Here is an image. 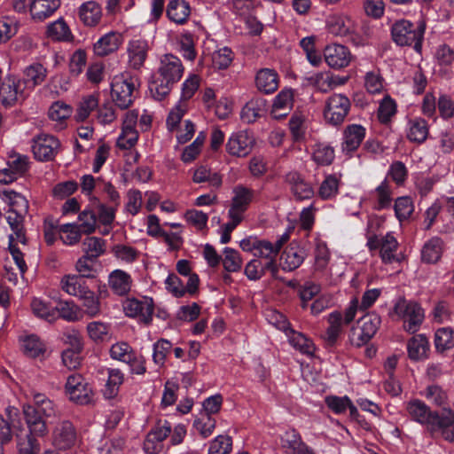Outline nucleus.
<instances>
[{
  "instance_id": "nucleus-1",
  "label": "nucleus",
  "mask_w": 454,
  "mask_h": 454,
  "mask_svg": "<svg viewBox=\"0 0 454 454\" xmlns=\"http://www.w3.org/2000/svg\"><path fill=\"white\" fill-rule=\"evenodd\" d=\"M410 418L426 426L432 435L440 434L448 442H454V411L443 409L441 412L433 411L422 401L414 399L406 403Z\"/></svg>"
},
{
  "instance_id": "nucleus-2",
  "label": "nucleus",
  "mask_w": 454,
  "mask_h": 454,
  "mask_svg": "<svg viewBox=\"0 0 454 454\" xmlns=\"http://www.w3.org/2000/svg\"><path fill=\"white\" fill-rule=\"evenodd\" d=\"M184 71V66L178 57L171 53L162 55L159 60L154 80L150 85L153 97L157 100L163 99L169 94L173 86L180 81Z\"/></svg>"
},
{
  "instance_id": "nucleus-3",
  "label": "nucleus",
  "mask_w": 454,
  "mask_h": 454,
  "mask_svg": "<svg viewBox=\"0 0 454 454\" xmlns=\"http://www.w3.org/2000/svg\"><path fill=\"white\" fill-rule=\"evenodd\" d=\"M426 30V23L421 20L415 27L407 20L395 21L391 28V35L394 42L400 46H411L417 52L422 49V42Z\"/></svg>"
},
{
  "instance_id": "nucleus-4",
  "label": "nucleus",
  "mask_w": 454,
  "mask_h": 454,
  "mask_svg": "<svg viewBox=\"0 0 454 454\" xmlns=\"http://www.w3.org/2000/svg\"><path fill=\"white\" fill-rule=\"evenodd\" d=\"M137 78L128 73L115 75L111 82V98L117 107L128 109L134 101Z\"/></svg>"
},
{
  "instance_id": "nucleus-5",
  "label": "nucleus",
  "mask_w": 454,
  "mask_h": 454,
  "mask_svg": "<svg viewBox=\"0 0 454 454\" xmlns=\"http://www.w3.org/2000/svg\"><path fill=\"white\" fill-rule=\"evenodd\" d=\"M64 389L69 401L74 403L88 405L93 402L94 391L87 380L80 373L69 374Z\"/></svg>"
},
{
  "instance_id": "nucleus-6",
  "label": "nucleus",
  "mask_w": 454,
  "mask_h": 454,
  "mask_svg": "<svg viewBox=\"0 0 454 454\" xmlns=\"http://www.w3.org/2000/svg\"><path fill=\"white\" fill-rule=\"evenodd\" d=\"M110 356L127 364L133 374L144 375L146 372L145 358L138 355L127 342H117L110 348Z\"/></svg>"
},
{
  "instance_id": "nucleus-7",
  "label": "nucleus",
  "mask_w": 454,
  "mask_h": 454,
  "mask_svg": "<svg viewBox=\"0 0 454 454\" xmlns=\"http://www.w3.org/2000/svg\"><path fill=\"white\" fill-rule=\"evenodd\" d=\"M351 107L349 98L344 94H333L325 99L324 119L332 126L342 124Z\"/></svg>"
},
{
  "instance_id": "nucleus-8",
  "label": "nucleus",
  "mask_w": 454,
  "mask_h": 454,
  "mask_svg": "<svg viewBox=\"0 0 454 454\" xmlns=\"http://www.w3.org/2000/svg\"><path fill=\"white\" fill-rule=\"evenodd\" d=\"M394 314L403 320V328L411 333L419 330L424 319L422 308L417 302L406 300H400L395 303Z\"/></svg>"
},
{
  "instance_id": "nucleus-9",
  "label": "nucleus",
  "mask_w": 454,
  "mask_h": 454,
  "mask_svg": "<svg viewBox=\"0 0 454 454\" xmlns=\"http://www.w3.org/2000/svg\"><path fill=\"white\" fill-rule=\"evenodd\" d=\"M27 96L26 82L14 76H7L0 86V102L5 107L23 102Z\"/></svg>"
},
{
  "instance_id": "nucleus-10",
  "label": "nucleus",
  "mask_w": 454,
  "mask_h": 454,
  "mask_svg": "<svg viewBox=\"0 0 454 454\" xmlns=\"http://www.w3.org/2000/svg\"><path fill=\"white\" fill-rule=\"evenodd\" d=\"M366 245L370 251L380 249V256L382 262L388 264L400 262V258L396 254L399 244L392 233L388 232L380 239L377 236H371L368 238Z\"/></svg>"
},
{
  "instance_id": "nucleus-11",
  "label": "nucleus",
  "mask_w": 454,
  "mask_h": 454,
  "mask_svg": "<svg viewBox=\"0 0 454 454\" xmlns=\"http://www.w3.org/2000/svg\"><path fill=\"white\" fill-rule=\"evenodd\" d=\"M381 323L380 317L375 313L367 314L361 318L358 330H352L349 340L352 345L361 347L366 344L377 333Z\"/></svg>"
},
{
  "instance_id": "nucleus-12",
  "label": "nucleus",
  "mask_w": 454,
  "mask_h": 454,
  "mask_svg": "<svg viewBox=\"0 0 454 454\" xmlns=\"http://www.w3.org/2000/svg\"><path fill=\"white\" fill-rule=\"evenodd\" d=\"M59 148L60 142L52 135L42 133L33 138L32 151L40 161L53 160Z\"/></svg>"
},
{
  "instance_id": "nucleus-13",
  "label": "nucleus",
  "mask_w": 454,
  "mask_h": 454,
  "mask_svg": "<svg viewBox=\"0 0 454 454\" xmlns=\"http://www.w3.org/2000/svg\"><path fill=\"white\" fill-rule=\"evenodd\" d=\"M255 140L248 130L233 132L228 138L226 152L234 157H247L253 150Z\"/></svg>"
},
{
  "instance_id": "nucleus-14",
  "label": "nucleus",
  "mask_w": 454,
  "mask_h": 454,
  "mask_svg": "<svg viewBox=\"0 0 454 454\" xmlns=\"http://www.w3.org/2000/svg\"><path fill=\"white\" fill-rule=\"evenodd\" d=\"M76 436L73 423L68 419H62L52 429V444L59 450H67L75 443Z\"/></svg>"
},
{
  "instance_id": "nucleus-15",
  "label": "nucleus",
  "mask_w": 454,
  "mask_h": 454,
  "mask_svg": "<svg viewBox=\"0 0 454 454\" xmlns=\"http://www.w3.org/2000/svg\"><path fill=\"white\" fill-rule=\"evenodd\" d=\"M123 310L126 316L139 317L144 323L149 324L153 314V300L147 298L141 301L137 299L127 300L123 304Z\"/></svg>"
},
{
  "instance_id": "nucleus-16",
  "label": "nucleus",
  "mask_w": 454,
  "mask_h": 454,
  "mask_svg": "<svg viewBox=\"0 0 454 454\" xmlns=\"http://www.w3.org/2000/svg\"><path fill=\"white\" fill-rule=\"evenodd\" d=\"M25 421L28 428V434L37 437H44L48 434V427L44 417L42 413L37 412L32 406L24 404L22 407Z\"/></svg>"
},
{
  "instance_id": "nucleus-17",
  "label": "nucleus",
  "mask_w": 454,
  "mask_h": 454,
  "mask_svg": "<svg viewBox=\"0 0 454 454\" xmlns=\"http://www.w3.org/2000/svg\"><path fill=\"white\" fill-rule=\"evenodd\" d=\"M232 192L233 197L228 211L244 218V214L254 197V191L239 184L233 188Z\"/></svg>"
},
{
  "instance_id": "nucleus-18",
  "label": "nucleus",
  "mask_w": 454,
  "mask_h": 454,
  "mask_svg": "<svg viewBox=\"0 0 454 454\" xmlns=\"http://www.w3.org/2000/svg\"><path fill=\"white\" fill-rule=\"evenodd\" d=\"M149 45L146 40L132 39L127 46L129 67L135 70H139L145 64Z\"/></svg>"
},
{
  "instance_id": "nucleus-19",
  "label": "nucleus",
  "mask_w": 454,
  "mask_h": 454,
  "mask_svg": "<svg viewBox=\"0 0 454 454\" xmlns=\"http://www.w3.org/2000/svg\"><path fill=\"white\" fill-rule=\"evenodd\" d=\"M325 60L329 67L340 69L348 67L351 61L348 49L341 44H331L324 51Z\"/></svg>"
},
{
  "instance_id": "nucleus-20",
  "label": "nucleus",
  "mask_w": 454,
  "mask_h": 454,
  "mask_svg": "<svg viewBox=\"0 0 454 454\" xmlns=\"http://www.w3.org/2000/svg\"><path fill=\"white\" fill-rule=\"evenodd\" d=\"M280 441L287 454H317L311 447L303 442L300 433L295 429L286 431Z\"/></svg>"
},
{
  "instance_id": "nucleus-21",
  "label": "nucleus",
  "mask_w": 454,
  "mask_h": 454,
  "mask_svg": "<svg viewBox=\"0 0 454 454\" xmlns=\"http://www.w3.org/2000/svg\"><path fill=\"white\" fill-rule=\"evenodd\" d=\"M122 43L123 36L121 33L110 31L94 43L93 51L97 56L105 57L116 51Z\"/></svg>"
},
{
  "instance_id": "nucleus-22",
  "label": "nucleus",
  "mask_w": 454,
  "mask_h": 454,
  "mask_svg": "<svg viewBox=\"0 0 454 454\" xmlns=\"http://www.w3.org/2000/svg\"><path fill=\"white\" fill-rule=\"evenodd\" d=\"M286 181L290 185L291 192L297 200H309L314 196L312 185L305 181L297 172H289Z\"/></svg>"
},
{
  "instance_id": "nucleus-23",
  "label": "nucleus",
  "mask_w": 454,
  "mask_h": 454,
  "mask_svg": "<svg viewBox=\"0 0 454 454\" xmlns=\"http://www.w3.org/2000/svg\"><path fill=\"white\" fill-rule=\"evenodd\" d=\"M304 258V250L295 244H290L282 252L279 265L285 271H293L301 266Z\"/></svg>"
},
{
  "instance_id": "nucleus-24",
  "label": "nucleus",
  "mask_w": 454,
  "mask_h": 454,
  "mask_svg": "<svg viewBox=\"0 0 454 454\" xmlns=\"http://www.w3.org/2000/svg\"><path fill=\"white\" fill-rule=\"evenodd\" d=\"M61 290L70 296L79 299L90 289L84 278L77 274H66L59 282Z\"/></svg>"
},
{
  "instance_id": "nucleus-25",
  "label": "nucleus",
  "mask_w": 454,
  "mask_h": 454,
  "mask_svg": "<svg viewBox=\"0 0 454 454\" xmlns=\"http://www.w3.org/2000/svg\"><path fill=\"white\" fill-rule=\"evenodd\" d=\"M60 0H33L30 14L34 21L41 22L51 17L59 7Z\"/></svg>"
},
{
  "instance_id": "nucleus-26",
  "label": "nucleus",
  "mask_w": 454,
  "mask_h": 454,
  "mask_svg": "<svg viewBox=\"0 0 454 454\" xmlns=\"http://www.w3.org/2000/svg\"><path fill=\"white\" fill-rule=\"evenodd\" d=\"M365 137V129L359 124H351L346 127L343 132L341 148L343 152L356 151Z\"/></svg>"
},
{
  "instance_id": "nucleus-27",
  "label": "nucleus",
  "mask_w": 454,
  "mask_h": 454,
  "mask_svg": "<svg viewBox=\"0 0 454 454\" xmlns=\"http://www.w3.org/2000/svg\"><path fill=\"white\" fill-rule=\"evenodd\" d=\"M294 104V92L291 89L282 90L274 98L272 107H271V115L274 119H282L286 117L291 109L293 108Z\"/></svg>"
},
{
  "instance_id": "nucleus-28",
  "label": "nucleus",
  "mask_w": 454,
  "mask_h": 454,
  "mask_svg": "<svg viewBox=\"0 0 454 454\" xmlns=\"http://www.w3.org/2000/svg\"><path fill=\"white\" fill-rule=\"evenodd\" d=\"M267 271H270L272 276H276L278 271L277 263L254 258L245 268V274L250 280L260 279Z\"/></svg>"
},
{
  "instance_id": "nucleus-29",
  "label": "nucleus",
  "mask_w": 454,
  "mask_h": 454,
  "mask_svg": "<svg viewBox=\"0 0 454 454\" xmlns=\"http://www.w3.org/2000/svg\"><path fill=\"white\" fill-rule=\"evenodd\" d=\"M326 406L335 414L340 415L344 413L348 409L349 416L352 419H358L359 412L356 407L353 404L352 401L347 395L337 396L328 395L325 398Z\"/></svg>"
},
{
  "instance_id": "nucleus-30",
  "label": "nucleus",
  "mask_w": 454,
  "mask_h": 454,
  "mask_svg": "<svg viewBox=\"0 0 454 454\" xmlns=\"http://www.w3.org/2000/svg\"><path fill=\"white\" fill-rule=\"evenodd\" d=\"M131 286V276L122 270H114L108 276V286L117 295L127 294L130 291Z\"/></svg>"
},
{
  "instance_id": "nucleus-31",
  "label": "nucleus",
  "mask_w": 454,
  "mask_h": 454,
  "mask_svg": "<svg viewBox=\"0 0 454 454\" xmlns=\"http://www.w3.org/2000/svg\"><path fill=\"white\" fill-rule=\"evenodd\" d=\"M29 398L32 400V403L27 404L32 406V408H34L37 412L42 413L45 418L56 416V405L45 394L40 393L36 390H31L29 393Z\"/></svg>"
},
{
  "instance_id": "nucleus-32",
  "label": "nucleus",
  "mask_w": 454,
  "mask_h": 454,
  "mask_svg": "<svg viewBox=\"0 0 454 454\" xmlns=\"http://www.w3.org/2000/svg\"><path fill=\"white\" fill-rule=\"evenodd\" d=\"M255 85L260 91L265 94L273 93L278 87V75L277 72L270 68L259 70L255 76Z\"/></svg>"
},
{
  "instance_id": "nucleus-33",
  "label": "nucleus",
  "mask_w": 454,
  "mask_h": 454,
  "mask_svg": "<svg viewBox=\"0 0 454 454\" xmlns=\"http://www.w3.org/2000/svg\"><path fill=\"white\" fill-rule=\"evenodd\" d=\"M443 252V241L438 237L428 239L421 249V261L425 263H436Z\"/></svg>"
},
{
  "instance_id": "nucleus-34",
  "label": "nucleus",
  "mask_w": 454,
  "mask_h": 454,
  "mask_svg": "<svg viewBox=\"0 0 454 454\" xmlns=\"http://www.w3.org/2000/svg\"><path fill=\"white\" fill-rule=\"evenodd\" d=\"M79 17L84 25L94 27L98 24L101 20V6L93 0L85 2L79 7Z\"/></svg>"
},
{
  "instance_id": "nucleus-35",
  "label": "nucleus",
  "mask_w": 454,
  "mask_h": 454,
  "mask_svg": "<svg viewBox=\"0 0 454 454\" xmlns=\"http://www.w3.org/2000/svg\"><path fill=\"white\" fill-rule=\"evenodd\" d=\"M428 133V124L423 118L415 117L408 121L407 138L410 141L421 144L427 140Z\"/></svg>"
},
{
  "instance_id": "nucleus-36",
  "label": "nucleus",
  "mask_w": 454,
  "mask_h": 454,
  "mask_svg": "<svg viewBox=\"0 0 454 454\" xmlns=\"http://www.w3.org/2000/svg\"><path fill=\"white\" fill-rule=\"evenodd\" d=\"M23 74L25 78L21 81L26 82V90L29 92L45 80L47 70L42 64L33 63L24 69Z\"/></svg>"
},
{
  "instance_id": "nucleus-37",
  "label": "nucleus",
  "mask_w": 454,
  "mask_h": 454,
  "mask_svg": "<svg viewBox=\"0 0 454 454\" xmlns=\"http://www.w3.org/2000/svg\"><path fill=\"white\" fill-rule=\"evenodd\" d=\"M167 16L176 24H184L188 20L191 8L184 0H170L167 6Z\"/></svg>"
},
{
  "instance_id": "nucleus-38",
  "label": "nucleus",
  "mask_w": 454,
  "mask_h": 454,
  "mask_svg": "<svg viewBox=\"0 0 454 454\" xmlns=\"http://www.w3.org/2000/svg\"><path fill=\"white\" fill-rule=\"evenodd\" d=\"M429 349L427 339L423 334L413 336L407 343L408 356L411 360L425 359Z\"/></svg>"
},
{
  "instance_id": "nucleus-39",
  "label": "nucleus",
  "mask_w": 454,
  "mask_h": 454,
  "mask_svg": "<svg viewBox=\"0 0 454 454\" xmlns=\"http://www.w3.org/2000/svg\"><path fill=\"white\" fill-rule=\"evenodd\" d=\"M192 181L196 184L207 183L213 189L220 188L223 184L222 176L207 166H200L194 170Z\"/></svg>"
},
{
  "instance_id": "nucleus-40",
  "label": "nucleus",
  "mask_w": 454,
  "mask_h": 454,
  "mask_svg": "<svg viewBox=\"0 0 454 454\" xmlns=\"http://www.w3.org/2000/svg\"><path fill=\"white\" fill-rule=\"evenodd\" d=\"M373 208L380 211L389 208L392 202V189L389 183L384 180L372 192Z\"/></svg>"
},
{
  "instance_id": "nucleus-41",
  "label": "nucleus",
  "mask_w": 454,
  "mask_h": 454,
  "mask_svg": "<svg viewBox=\"0 0 454 454\" xmlns=\"http://www.w3.org/2000/svg\"><path fill=\"white\" fill-rule=\"evenodd\" d=\"M266 109V101L263 98H252L241 110V119L247 123L254 122L261 117Z\"/></svg>"
},
{
  "instance_id": "nucleus-42",
  "label": "nucleus",
  "mask_w": 454,
  "mask_h": 454,
  "mask_svg": "<svg viewBox=\"0 0 454 454\" xmlns=\"http://www.w3.org/2000/svg\"><path fill=\"white\" fill-rule=\"evenodd\" d=\"M327 322L329 326L325 338L328 344L333 345L343 332V316L340 311H333L328 315Z\"/></svg>"
},
{
  "instance_id": "nucleus-43",
  "label": "nucleus",
  "mask_w": 454,
  "mask_h": 454,
  "mask_svg": "<svg viewBox=\"0 0 454 454\" xmlns=\"http://www.w3.org/2000/svg\"><path fill=\"white\" fill-rule=\"evenodd\" d=\"M0 197L9 206L8 212H27L28 203L20 193L4 189L0 192Z\"/></svg>"
},
{
  "instance_id": "nucleus-44",
  "label": "nucleus",
  "mask_w": 454,
  "mask_h": 454,
  "mask_svg": "<svg viewBox=\"0 0 454 454\" xmlns=\"http://www.w3.org/2000/svg\"><path fill=\"white\" fill-rule=\"evenodd\" d=\"M30 306L34 315L37 317L43 318L48 322L56 320V309L51 302L46 301L42 298H34Z\"/></svg>"
},
{
  "instance_id": "nucleus-45",
  "label": "nucleus",
  "mask_w": 454,
  "mask_h": 454,
  "mask_svg": "<svg viewBox=\"0 0 454 454\" xmlns=\"http://www.w3.org/2000/svg\"><path fill=\"white\" fill-rule=\"evenodd\" d=\"M56 319L61 317L68 322H74L80 319V309L72 301H61L57 306Z\"/></svg>"
},
{
  "instance_id": "nucleus-46",
  "label": "nucleus",
  "mask_w": 454,
  "mask_h": 454,
  "mask_svg": "<svg viewBox=\"0 0 454 454\" xmlns=\"http://www.w3.org/2000/svg\"><path fill=\"white\" fill-rule=\"evenodd\" d=\"M79 300L82 301L83 311L88 317H95L101 313L99 298L90 288Z\"/></svg>"
},
{
  "instance_id": "nucleus-47",
  "label": "nucleus",
  "mask_w": 454,
  "mask_h": 454,
  "mask_svg": "<svg viewBox=\"0 0 454 454\" xmlns=\"http://www.w3.org/2000/svg\"><path fill=\"white\" fill-rule=\"evenodd\" d=\"M26 212H8L6 216L7 223L10 224L13 233V240H17L25 245L27 242L25 232L23 231V215Z\"/></svg>"
},
{
  "instance_id": "nucleus-48",
  "label": "nucleus",
  "mask_w": 454,
  "mask_h": 454,
  "mask_svg": "<svg viewBox=\"0 0 454 454\" xmlns=\"http://www.w3.org/2000/svg\"><path fill=\"white\" fill-rule=\"evenodd\" d=\"M279 245L280 243L273 245V243L268 240L260 239L254 255L265 262L271 261V262H276V257L279 252Z\"/></svg>"
},
{
  "instance_id": "nucleus-49",
  "label": "nucleus",
  "mask_w": 454,
  "mask_h": 454,
  "mask_svg": "<svg viewBox=\"0 0 454 454\" xmlns=\"http://www.w3.org/2000/svg\"><path fill=\"white\" fill-rule=\"evenodd\" d=\"M59 238L65 245L73 246L81 239L82 231L77 223H65L59 226Z\"/></svg>"
},
{
  "instance_id": "nucleus-50",
  "label": "nucleus",
  "mask_w": 454,
  "mask_h": 454,
  "mask_svg": "<svg viewBox=\"0 0 454 454\" xmlns=\"http://www.w3.org/2000/svg\"><path fill=\"white\" fill-rule=\"evenodd\" d=\"M215 425V419L207 413H200L193 421L194 429L203 438H207L213 434Z\"/></svg>"
},
{
  "instance_id": "nucleus-51",
  "label": "nucleus",
  "mask_w": 454,
  "mask_h": 454,
  "mask_svg": "<svg viewBox=\"0 0 454 454\" xmlns=\"http://www.w3.org/2000/svg\"><path fill=\"white\" fill-rule=\"evenodd\" d=\"M364 88L370 94H380L384 89V78L379 69H373L365 74Z\"/></svg>"
},
{
  "instance_id": "nucleus-52",
  "label": "nucleus",
  "mask_w": 454,
  "mask_h": 454,
  "mask_svg": "<svg viewBox=\"0 0 454 454\" xmlns=\"http://www.w3.org/2000/svg\"><path fill=\"white\" fill-rule=\"evenodd\" d=\"M290 344L303 354L313 352V344L304 334L298 333L292 328L286 333Z\"/></svg>"
},
{
  "instance_id": "nucleus-53",
  "label": "nucleus",
  "mask_w": 454,
  "mask_h": 454,
  "mask_svg": "<svg viewBox=\"0 0 454 454\" xmlns=\"http://www.w3.org/2000/svg\"><path fill=\"white\" fill-rule=\"evenodd\" d=\"M124 380L123 373L119 369L108 370V380L106 384L104 395L106 398H113L118 393L119 387Z\"/></svg>"
},
{
  "instance_id": "nucleus-54",
  "label": "nucleus",
  "mask_w": 454,
  "mask_h": 454,
  "mask_svg": "<svg viewBox=\"0 0 454 454\" xmlns=\"http://www.w3.org/2000/svg\"><path fill=\"white\" fill-rule=\"evenodd\" d=\"M47 35L55 41H67L71 36V31L64 20L59 19L48 26Z\"/></svg>"
},
{
  "instance_id": "nucleus-55",
  "label": "nucleus",
  "mask_w": 454,
  "mask_h": 454,
  "mask_svg": "<svg viewBox=\"0 0 454 454\" xmlns=\"http://www.w3.org/2000/svg\"><path fill=\"white\" fill-rule=\"evenodd\" d=\"M18 21L14 17H0V43H6L18 32Z\"/></svg>"
},
{
  "instance_id": "nucleus-56",
  "label": "nucleus",
  "mask_w": 454,
  "mask_h": 454,
  "mask_svg": "<svg viewBox=\"0 0 454 454\" xmlns=\"http://www.w3.org/2000/svg\"><path fill=\"white\" fill-rule=\"evenodd\" d=\"M396 114L395 101L388 95H386L380 101L378 108V119L381 123H387Z\"/></svg>"
},
{
  "instance_id": "nucleus-57",
  "label": "nucleus",
  "mask_w": 454,
  "mask_h": 454,
  "mask_svg": "<svg viewBox=\"0 0 454 454\" xmlns=\"http://www.w3.org/2000/svg\"><path fill=\"white\" fill-rule=\"evenodd\" d=\"M222 262L224 270L228 272H237L242 266V259L239 253L230 247L224 248Z\"/></svg>"
},
{
  "instance_id": "nucleus-58",
  "label": "nucleus",
  "mask_w": 454,
  "mask_h": 454,
  "mask_svg": "<svg viewBox=\"0 0 454 454\" xmlns=\"http://www.w3.org/2000/svg\"><path fill=\"white\" fill-rule=\"evenodd\" d=\"M308 81L320 92L326 93L333 90V80L330 73L318 72L313 74L308 78Z\"/></svg>"
},
{
  "instance_id": "nucleus-59",
  "label": "nucleus",
  "mask_w": 454,
  "mask_h": 454,
  "mask_svg": "<svg viewBox=\"0 0 454 454\" xmlns=\"http://www.w3.org/2000/svg\"><path fill=\"white\" fill-rule=\"evenodd\" d=\"M172 343L166 340L160 339L153 344V360L158 366H163L166 362L167 356L169 354Z\"/></svg>"
},
{
  "instance_id": "nucleus-60",
  "label": "nucleus",
  "mask_w": 454,
  "mask_h": 454,
  "mask_svg": "<svg viewBox=\"0 0 454 454\" xmlns=\"http://www.w3.org/2000/svg\"><path fill=\"white\" fill-rule=\"evenodd\" d=\"M41 445L37 440V436L27 434L24 437L18 440L19 454H39Z\"/></svg>"
},
{
  "instance_id": "nucleus-61",
  "label": "nucleus",
  "mask_w": 454,
  "mask_h": 454,
  "mask_svg": "<svg viewBox=\"0 0 454 454\" xmlns=\"http://www.w3.org/2000/svg\"><path fill=\"white\" fill-rule=\"evenodd\" d=\"M24 353L30 357H37L45 352V345L36 335L27 336L23 340Z\"/></svg>"
},
{
  "instance_id": "nucleus-62",
  "label": "nucleus",
  "mask_w": 454,
  "mask_h": 454,
  "mask_svg": "<svg viewBox=\"0 0 454 454\" xmlns=\"http://www.w3.org/2000/svg\"><path fill=\"white\" fill-rule=\"evenodd\" d=\"M394 209L396 218L403 222L411 215L414 206L410 197H399L395 201Z\"/></svg>"
},
{
  "instance_id": "nucleus-63",
  "label": "nucleus",
  "mask_w": 454,
  "mask_h": 454,
  "mask_svg": "<svg viewBox=\"0 0 454 454\" xmlns=\"http://www.w3.org/2000/svg\"><path fill=\"white\" fill-rule=\"evenodd\" d=\"M232 440L228 435L220 434L210 442L207 454H230Z\"/></svg>"
},
{
  "instance_id": "nucleus-64",
  "label": "nucleus",
  "mask_w": 454,
  "mask_h": 454,
  "mask_svg": "<svg viewBox=\"0 0 454 454\" xmlns=\"http://www.w3.org/2000/svg\"><path fill=\"white\" fill-rule=\"evenodd\" d=\"M435 347L438 350H446L454 347V333L450 328L438 329L434 336Z\"/></svg>"
}]
</instances>
